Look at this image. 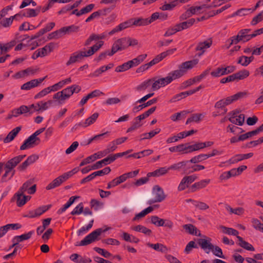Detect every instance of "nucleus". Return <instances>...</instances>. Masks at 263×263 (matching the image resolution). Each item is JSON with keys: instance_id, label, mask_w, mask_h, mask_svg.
Segmentation results:
<instances>
[{"instance_id": "1", "label": "nucleus", "mask_w": 263, "mask_h": 263, "mask_svg": "<svg viewBox=\"0 0 263 263\" xmlns=\"http://www.w3.org/2000/svg\"><path fill=\"white\" fill-rule=\"evenodd\" d=\"M197 60H193L185 62L179 66L178 69L172 71L166 76L168 83H171L173 81L182 77L187 70L193 67L197 64Z\"/></svg>"}, {"instance_id": "2", "label": "nucleus", "mask_w": 263, "mask_h": 263, "mask_svg": "<svg viewBox=\"0 0 263 263\" xmlns=\"http://www.w3.org/2000/svg\"><path fill=\"white\" fill-rule=\"evenodd\" d=\"M109 229V228L107 227L105 229L103 228H99L96 229V230L92 231L90 233H89L88 235H87L82 240H81L80 242H77L76 246H87L91 242L96 241L98 239V237L104 232L108 231Z\"/></svg>"}, {"instance_id": "3", "label": "nucleus", "mask_w": 263, "mask_h": 263, "mask_svg": "<svg viewBox=\"0 0 263 263\" xmlns=\"http://www.w3.org/2000/svg\"><path fill=\"white\" fill-rule=\"evenodd\" d=\"M152 194L154 198L149 199L147 204L151 205L156 202H160L165 198L163 189L159 185H155L152 190Z\"/></svg>"}, {"instance_id": "4", "label": "nucleus", "mask_w": 263, "mask_h": 263, "mask_svg": "<svg viewBox=\"0 0 263 263\" xmlns=\"http://www.w3.org/2000/svg\"><path fill=\"white\" fill-rule=\"evenodd\" d=\"M211 239L205 237L204 238L198 239V243L206 253H209L211 250L214 247V245L211 242Z\"/></svg>"}, {"instance_id": "5", "label": "nucleus", "mask_w": 263, "mask_h": 263, "mask_svg": "<svg viewBox=\"0 0 263 263\" xmlns=\"http://www.w3.org/2000/svg\"><path fill=\"white\" fill-rule=\"evenodd\" d=\"M40 141V139L39 138L34 137L31 135L24 141V143L20 147V149L21 150H25L31 148L34 145L37 144Z\"/></svg>"}, {"instance_id": "6", "label": "nucleus", "mask_w": 263, "mask_h": 263, "mask_svg": "<svg viewBox=\"0 0 263 263\" xmlns=\"http://www.w3.org/2000/svg\"><path fill=\"white\" fill-rule=\"evenodd\" d=\"M197 130L192 129L190 131H185L183 132H181L178 134L177 136H173L172 137L168 138L166 142L167 143H171L173 142H177L179 140V139H183L186 137L192 135V134L196 133Z\"/></svg>"}, {"instance_id": "7", "label": "nucleus", "mask_w": 263, "mask_h": 263, "mask_svg": "<svg viewBox=\"0 0 263 263\" xmlns=\"http://www.w3.org/2000/svg\"><path fill=\"white\" fill-rule=\"evenodd\" d=\"M170 84L166 77L156 80H152V89L154 91Z\"/></svg>"}, {"instance_id": "8", "label": "nucleus", "mask_w": 263, "mask_h": 263, "mask_svg": "<svg viewBox=\"0 0 263 263\" xmlns=\"http://www.w3.org/2000/svg\"><path fill=\"white\" fill-rule=\"evenodd\" d=\"M86 51H81L76 52L72 54L70 57L69 61L67 62V65H70L73 63L79 62L84 57H88Z\"/></svg>"}, {"instance_id": "9", "label": "nucleus", "mask_w": 263, "mask_h": 263, "mask_svg": "<svg viewBox=\"0 0 263 263\" xmlns=\"http://www.w3.org/2000/svg\"><path fill=\"white\" fill-rule=\"evenodd\" d=\"M32 184V181L31 180H28L25 182L22 186L18 192L24 193L25 192H27V193L29 194H33L36 191V185L34 184L30 186Z\"/></svg>"}, {"instance_id": "10", "label": "nucleus", "mask_w": 263, "mask_h": 263, "mask_svg": "<svg viewBox=\"0 0 263 263\" xmlns=\"http://www.w3.org/2000/svg\"><path fill=\"white\" fill-rule=\"evenodd\" d=\"M26 155H19L9 160L4 166L8 167L11 171H14V168L17 164L20 162L25 157Z\"/></svg>"}, {"instance_id": "11", "label": "nucleus", "mask_w": 263, "mask_h": 263, "mask_svg": "<svg viewBox=\"0 0 263 263\" xmlns=\"http://www.w3.org/2000/svg\"><path fill=\"white\" fill-rule=\"evenodd\" d=\"M47 77L40 78L39 79H34L29 82H28L21 86V89L23 90H29L33 87L37 86L39 84L41 83Z\"/></svg>"}, {"instance_id": "12", "label": "nucleus", "mask_w": 263, "mask_h": 263, "mask_svg": "<svg viewBox=\"0 0 263 263\" xmlns=\"http://www.w3.org/2000/svg\"><path fill=\"white\" fill-rule=\"evenodd\" d=\"M253 156V154L252 153H250L246 154H238L230 159L228 161H227V162L229 163V164H234L242 160L250 158Z\"/></svg>"}, {"instance_id": "13", "label": "nucleus", "mask_w": 263, "mask_h": 263, "mask_svg": "<svg viewBox=\"0 0 263 263\" xmlns=\"http://www.w3.org/2000/svg\"><path fill=\"white\" fill-rule=\"evenodd\" d=\"M237 114L236 112H234L229 120L232 123L241 126L244 123L245 116L243 114H240L239 115Z\"/></svg>"}, {"instance_id": "14", "label": "nucleus", "mask_w": 263, "mask_h": 263, "mask_svg": "<svg viewBox=\"0 0 263 263\" xmlns=\"http://www.w3.org/2000/svg\"><path fill=\"white\" fill-rule=\"evenodd\" d=\"M2 164L1 163V173L4 172V174L1 177V182H6L10 180L14 175L15 171H11L8 167L4 166V168L2 169Z\"/></svg>"}, {"instance_id": "15", "label": "nucleus", "mask_w": 263, "mask_h": 263, "mask_svg": "<svg viewBox=\"0 0 263 263\" xmlns=\"http://www.w3.org/2000/svg\"><path fill=\"white\" fill-rule=\"evenodd\" d=\"M15 198H16L17 205L18 206H22L24 205L27 201L30 200L31 197L25 195L24 193L17 192L15 194Z\"/></svg>"}, {"instance_id": "16", "label": "nucleus", "mask_w": 263, "mask_h": 263, "mask_svg": "<svg viewBox=\"0 0 263 263\" xmlns=\"http://www.w3.org/2000/svg\"><path fill=\"white\" fill-rule=\"evenodd\" d=\"M213 144L212 141H208L206 142H201L195 144L190 146V150L189 152H186V153H191L193 151L199 150L206 147L211 146Z\"/></svg>"}, {"instance_id": "17", "label": "nucleus", "mask_w": 263, "mask_h": 263, "mask_svg": "<svg viewBox=\"0 0 263 263\" xmlns=\"http://www.w3.org/2000/svg\"><path fill=\"white\" fill-rule=\"evenodd\" d=\"M128 38L123 37L117 40L113 44V45L118 50H122L125 49L128 46Z\"/></svg>"}, {"instance_id": "18", "label": "nucleus", "mask_w": 263, "mask_h": 263, "mask_svg": "<svg viewBox=\"0 0 263 263\" xmlns=\"http://www.w3.org/2000/svg\"><path fill=\"white\" fill-rule=\"evenodd\" d=\"M16 44V42L14 40L11 41L9 43L5 44L3 46L1 45V55L2 54L3 52H6L12 47H13ZM9 57V54H6L5 57L1 55V63L4 62L7 58Z\"/></svg>"}, {"instance_id": "19", "label": "nucleus", "mask_w": 263, "mask_h": 263, "mask_svg": "<svg viewBox=\"0 0 263 263\" xmlns=\"http://www.w3.org/2000/svg\"><path fill=\"white\" fill-rule=\"evenodd\" d=\"M250 31L251 30L249 29H244L239 31L238 37L240 38L242 42H247L253 37L252 33H250Z\"/></svg>"}, {"instance_id": "20", "label": "nucleus", "mask_w": 263, "mask_h": 263, "mask_svg": "<svg viewBox=\"0 0 263 263\" xmlns=\"http://www.w3.org/2000/svg\"><path fill=\"white\" fill-rule=\"evenodd\" d=\"M212 45V41L210 40L205 41L204 42L199 43L196 47V50L200 51L198 53V56H201L203 54L205 50L209 48Z\"/></svg>"}, {"instance_id": "21", "label": "nucleus", "mask_w": 263, "mask_h": 263, "mask_svg": "<svg viewBox=\"0 0 263 263\" xmlns=\"http://www.w3.org/2000/svg\"><path fill=\"white\" fill-rule=\"evenodd\" d=\"M79 198H80V196H71L63 207L58 210L57 213L58 214H61L65 212L66 210L74 202L75 200Z\"/></svg>"}, {"instance_id": "22", "label": "nucleus", "mask_w": 263, "mask_h": 263, "mask_svg": "<svg viewBox=\"0 0 263 263\" xmlns=\"http://www.w3.org/2000/svg\"><path fill=\"white\" fill-rule=\"evenodd\" d=\"M147 246L150 248H152L155 251L161 252L162 253H166L168 251L167 248L162 243H157L153 244L148 242L147 243Z\"/></svg>"}, {"instance_id": "23", "label": "nucleus", "mask_w": 263, "mask_h": 263, "mask_svg": "<svg viewBox=\"0 0 263 263\" xmlns=\"http://www.w3.org/2000/svg\"><path fill=\"white\" fill-rule=\"evenodd\" d=\"M157 101L156 98H153V99L149 100L146 103H140L139 105H135L133 108V111L134 112H138L144 108L147 107L152 104L155 103Z\"/></svg>"}, {"instance_id": "24", "label": "nucleus", "mask_w": 263, "mask_h": 263, "mask_svg": "<svg viewBox=\"0 0 263 263\" xmlns=\"http://www.w3.org/2000/svg\"><path fill=\"white\" fill-rule=\"evenodd\" d=\"M183 229L188 233L195 236H200L201 234L200 231L197 229V228L192 224H186L183 226Z\"/></svg>"}, {"instance_id": "25", "label": "nucleus", "mask_w": 263, "mask_h": 263, "mask_svg": "<svg viewBox=\"0 0 263 263\" xmlns=\"http://www.w3.org/2000/svg\"><path fill=\"white\" fill-rule=\"evenodd\" d=\"M21 128L20 126L16 127V128L12 129L7 136V137L4 139V142L6 143H9L12 141L17 134L21 130Z\"/></svg>"}, {"instance_id": "26", "label": "nucleus", "mask_w": 263, "mask_h": 263, "mask_svg": "<svg viewBox=\"0 0 263 263\" xmlns=\"http://www.w3.org/2000/svg\"><path fill=\"white\" fill-rule=\"evenodd\" d=\"M20 16L19 13L13 16H11L9 18H4L1 20V27L8 28L9 27L14 19H16L18 16Z\"/></svg>"}, {"instance_id": "27", "label": "nucleus", "mask_w": 263, "mask_h": 263, "mask_svg": "<svg viewBox=\"0 0 263 263\" xmlns=\"http://www.w3.org/2000/svg\"><path fill=\"white\" fill-rule=\"evenodd\" d=\"M125 180V177L123 176L122 175L119 176V177H117L114 179H113L111 181L109 182L108 183L107 189H110L113 187H115L120 183L124 182Z\"/></svg>"}, {"instance_id": "28", "label": "nucleus", "mask_w": 263, "mask_h": 263, "mask_svg": "<svg viewBox=\"0 0 263 263\" xmlns=\"http://www.w3.org/2000/svg\"><path fill=\"white\" fill-rule=\"evenodd\" d=\"M169 170L168 168L165 167H160V168L156 170V171L150 172L147 174V177H150L151 176L158 177L166 174Z\"/></svg>"}, {"instance_id": "29", "label": "nucleus", "mask_w": 263, "mask_h": 263, "mask_svg": "<svg viewBox=\"0 0 263 263\" xmlns=\"http://www.w3.org/2000/svg\"><path fill=\"white\" fill-rule=\"evenodd\" d=\"M154 210V208L153 206H149L145 209L142 211L138 214H137L135 217L133 218L134 221H138L142 217H144L146 215L152 212Z\"/></svg>"}, {"instance_id": "30", "label": "nucleus", "mask_w": 263, "mask_h": 263, "mask_svg": "<svg viewBox=\"0 0 263 263\" xmlns=\"http://www.w3.org/2000/svg\"><path fill=\"white\" fill-rule=\"evenodd\" d=\"M99 116V114L97 112L94 113L92 115L87 118L83 123H80L79 125L83 127H87L93 124Z\"/></svg>"}, {"instance_id": "31", "label": "nucleus", "mask_w": 263, "mask_h": 263, "mask_svg": "<svg viewBox=\"0 0 263 263\" xmlns=\"http://www.w3.org/2000/svg\"><path fill=\"white\" fill-rule=\"evenodd\" d=\"M64 181L60 176L55 179L52 182L49 183L47 186L46 189L48 190L53 189L60 186Z\"/></svg>"}, {"instance_id": "32", "label": "nucleus", "mask_w": 263, "mask_h": 263, "mask_svg": "<svg viewBox=\"0 0 263 263\" xmlns=\"http://www.w3.org/2000/svg\"><path fill=\"white\" fill-rule=\"evenodd\" d=\"M237 239L238 240V244L241 247L249 251H254V247L248 242L243 240L242 237L237 236Z\"/></svg>"}, {"instance_id": "33", "label": "nucleus", "mask_w": 263, "mask_h": 263, "mask_svg": "<svg viewBox=\"0 0 263 263\" xmlns=\"http://www.w3.org/2000/svg\"><path fill=\"white\" fill-rule=\"evenodd\" d=\"M209 179L202 180L200 182H196L191 186L192 192H195L196 190L203 188L210 182Z\"/></svg>"}, {"instance_id": "34", "label": "nucleus", "mask_w": 263, "mask_h": 263, "mask_svg": "<svg viewBox=\"0 0 263 263\" xmlns=\"http://www.w3.org/2000/svg\"><path fill=\"white\" fill-rule=\"evenodd\" d=\"M54 47V44L53 43H50L46 45L43 48L39 49L40 53H41L43 57L47 55L48 52H51Z\"/></svg>"}, {"instance_id": "35", "label": "nucleus", "mask_w": 263, "mask_h": 263, "mask_svg": "<svg viewBox=\"0 0 263 263\" xmlns=\"http://www.w3.org/2000/svg\"><path fill=\"white\" fill-rule=\"evenodd\" d=\"M103 45V41H99L96 44L91 47L88 51H86L87 55L89 57L92 55L95 52L97 51Z\"/></svg>"}, {"instance_id": "36", "label": "nucleus", "mask_w": 263, "mask_h": 263, "mask_svg": "<svg viewBox=\"0 0 263 263\" xmlns=\"http://www.w3.org/2000/svg\"><path fill=\"white\" fill-rule=\"evenodd\" d=\"M79 27L74 25H71L68 27H64L60 29V32L62 36L65 34L71 32H76L78 30Z\"/></svg>"}, {"instance_id": "37", "label": "nucleus", "mask_w": 263, "mask_h": 263, "mask_svg": "<svg viewBox=\"0 0 263 263\" xmlns=\"http://www.w3.org/2000/svg\"><path fill=\"white\" fill-rule=\"evenodd\" d=\"M93 219L91 220L88 225L83 226L81 229L78 230L77 233L78 236L82 235L86 233L92 227L93 223Z\"/></svg>"}, {"instance_id": "38", "label": "nucleus", "mask_w": 263, "mask_h": 263, "mask_svg": "<svg viewBox=\"0 0 263 263\" xmlns=\"http://www.w3.org/2000/svg\"><path fill=\"white\" fill-rule=\"evenodd\" d=\"M220 229H221L222 232L224 234L229 235L236 236L237 237L238 236V235L239 232L236 230L222 226H220Z\"/></svg>"}, {"instance_id": "39", "label": "nucleus", "mask_w": 263, "mask_h": 263, "mask_svg": "<svg viewBox=\"0 0 263 263\" xmlns=\"http://www.w3.org/2000/svg\"><path fill=\"white\" fill-rule=\"evenodd\" d=\"M121 237L126 241L133 243H138L139 241L138 238L126 232L123 233Z\"/></svg>"}, {"instance_id": "40", "label": "nucleus", "mask_w": 263, "mask_h": 263, "mask_svg": "<svg viewBox=\"0 0 263 263\" xmlns=\"http://www.w3.org/2000/svg\"><path fill=\"white\" fill-rule=\"evenodd\" d=\"M152 80L149 79L143 82L141 84L137 86L136 89L141 91L145 90L152 86Z\"/></svg>"}, {"instance_id": "41", "label": "nucleus", "mask_w": 263, "mask_h": 263, "mask_svg": "<svg viewBox=\"0 0 263 263\" xmlns=\"http://www.w3.org/2000/svg\"><path fill=\"white\" fill-rule=\"evenodd\" d=\"M127 26L125 22L120 24L119 25L115 27L112 30H111L109 33L108 34L109 35H112L114 34L120 32L126 28H127Z\"/></svg>"}, {"instance_id": "42", "label": "nucleus", "mask_w": 263, "mask_h": 263, "mask_svg": "<svg viewBox=\"0 0 263 263\" xmlns=\"http://www.w3.org/2000/svg\"><path fill=\"white\" fill-rule=\"evenodd\" d=\"M233 75L235 80H242L249 76V72L247 70H243L235 73Z\"/></svg>"}, {"instance_id": "43", "label": "nucleus", "mask_w": 263, "mask_h": 263, "mask_svg": "<svg viewBox=\"0 0 263 263\" xmlns=\"http://www.w3.org/2000/svg\"><path fill=\"white\" fill-rule=\"evenodd\" d=\"M20 15H22L27 17H35L37 15V13L36 10L33 9H26L24 11H22L20 14Z\"/></svg>"}, {"instance_id": "44", "label": "nucleus", "mask_w": 263, "mask_h": 263, "mask_svg": "<svg viewBox=\"0 0 263 263\" xmlns=\"http://www.w3.org/2000/svg\"><path fill=\"white\" fill-rule=\"evenodd\" d=\"M95 7V5L93 4H89L86 6L85 7L81 9L79 12L77 13V16H80L81 15L86 14L90 12Z\"/></svg>"}, {"instance_id": "45", "label": "nucleus", "mask_w": 263, "mask_h": 263, "mask_svg": "<svg viewBox=\"0 0 263 263\" xmlns=\"http://www.w3.org/2000/svg\"><path fill=\"white\" fill-rule=\"evenodd\" d=\"M252 227L256 230L263 232V223L257 219V218H253L251 220Z\"/></svg>"}, {"instance_id": "46", "label": "nucleus", "mask_w": 263, "mask_h": 263, "mask_svg": "<svg viewBox=\"0 0 263 263\" xmlns=\"http://www.w3.org/2000/svg\"><path fill=\"white\" fill-rule=\"evenodd\" d=\"M236 176H237V175H236L235 168H233L231 170H230V171L225 172L223 173L220 175V178L221 179L227 180L231 177Z\"/></svg>"}, {"instance_id": "47", "label": "nucleus", "mask_w": 263, "mask_h": 263, "mask_svg": "<svg viewBox=\"0 0 263 263\" xmlns=\"http://www.w3.org/2000/svg\"><path fill=\"white\" fill-rule=\"evenodd\" d=\"M133 229L135 231L141 232L147 235H149L152 232L151 230L141 225L135 226Z\"/></svg>"}, {"instance_id": "48", "label": "nucleus", "mask_w": 263, "mask_h": 263, "mask_svg": "<svg viewBox=\"0 0 263 263\" xmlns=\"http://www.w3.org/2000/svg\"><path fill=\"white\" fill-rule=\"evenodd\" d=\"M223 69H224V67H219L216 68L215 69H214V70H213L211 72V74L213 77H214V78H218V77H220L222 76H224V73Z\"/></svg>"}, {"instance_id": "49", "label": "nucleus", "mask_w": 263, "mask_h": 263, "mask_svg": "<svg viewBox=\"0 0 263 263\" xmlns=\"http://www.w3.org/2000/svg\"><path fill=\"white\" fill-rule=\"evenodd\" d=\"M195 93V91H192V90H190L189 91H185L181 92L177 95H176L172 101H175L176 100H179L182 98H185L187 97V96L191 95Z\"/></svg>"}, {"instance_id": "50", "label": "nucleus", "mask_w": 263, "mask_h": 263, "mask_svg": "<svg viewBox=\"0 0 263 263\" xmlns=\"http://www.w3.org/2000/svg\"><path fill=\"white\" fill-rule=\"evenodd\" d=\"M207 159V156L206 154H200L198 156H195L192 158L189 162L193 163H197L202 161L206 160Z\"/></svg>"}, {"instance_id": "51", "label": "nucleus", "mask_w": 263, "mask_h": 263, "mask_svg": "<svg viewBox=\"0 0 263 263\" xmlns=\"http://www.w3.org/2000/svg\"><path fill=\"white\" fill-rule=\"evenodd\" d=\"M163 219H160L157 216H153L151 217L152 223L158 227L163 226Z\"/></svg>"}, {"instance_id": "52", "label": "nucleus", "mask_w": 263, "mask_h": 263, "mask_svg": "<svg viewBox=\"0 0 263 263\" xmlns=\"http://www.w3.org/2000/svg\"><path fill=\"white\" fill-rule=\"evenodd\" d=\"M97 176H101L99 174V171L95 172L91 174L90 175L87 176L84 179H83L81 181V183L83 184L87 182L91 181Z\"/></svg>"}, {"instance_id": "53", "label": "nucleus", "mask_w": 263, "mask_h": 263, "mask_svg": "<svg viewBox=\"0 0 263 263\" xmlns=\"http://www.w3.org/2000/svg\"><path fill=\"white\" fill-rule=\"evenodd\" d=\"M211 251L215 256L221 258H225V257L223 255L222 251L221 249L219 247L214 246L213 248H212V249H211Z\"/></svg>"}, {"instance_id": "54", "label": "nucleus", "mask_w": 263, "mask_h": 263, "mask_svg": "<svg viewBox=\"0 0 263 263\" xmlns=\"http://www.w3.org/2000/svg\"><path fill=\"white\" fill-rule=\"evenodd\" d=\"M189 112H187V111H185V110H184V111H181L180 112H177L175 114H174L171 117V119L174 121H176L178 120H179L180 118H184L185 117V116L186 115V114L188 113Z\"/></svg>"}, {"instance_id": "55", "label": "nucleus", "mask_w": 263, "mask_h": 263, "mask_svg": "<svg viewBox=\"0 0 263 263\" xmlns=\"http://www.w3.org/2000/svg\"><path fill=\"white\" fill-rule=\"evenodd\" d=\"M133 24L135 26H144L148 25V22L146 18H138L133 19Z\"/></svg>"}, {"instance_id": "56", "label": "nucleus", "mask_w": 263, "mask_h": 263, "mask_svg": "<svg viewBox=\"0 0 263 263\" xmlns=\"http://www.w3.org/2000/svg\"><path fill=\"white\" fill-rule=\"evenodd\" d=\"M83 211V204L82 203H80L77 205L73 210L71 212V214L72 215H80L82 213Z\"/></svg>"}, {"instance_id": "57", "label": "nucleus", "mask_w": 263, "mask_h": 263, "mask_svg": "<svg viewBox=\"0 0 263 263\" xmlns=\"http://www.w3.org/2000/svg\"><path fill=\"white\" fill-rule=\"evenodd\" d=\"M198 248V247L197 244H196L194 241H191L186 246L184 252L186 254H189L191 252L193 249Z\"/></svg>"}, {"instance_id": "58", "label": "nucleus", "mask_w": 263, "mask_h": 263, "mask_svg": "<svg viewBox=\"0 0 263 263\" xmlns=\"http://www.w3.org/2000/svg\"><path fill=\"white\" fill-rule=\"evenodd\" d=\"M51 91V90L49 87L45 88V89H43L42 91L39 92L38 93H37L34 96V99H40V98L44 97L46 95L48 94Z\"/></svg>"}, {"instance_id": "59", "label": "nucleus", "mask_w": 263, "mask_h": 263, "mask_svg": "<svg viewBox=\"0 0 263 263\" xmlns=\"http://www.w3.org/2000/svg\"><path fill=\"white\" fill-rule=\"evenodd\" d=\"M189 161H183L180 162L179 163L174 164L172 165L170 167H168L169 170H179L182 167L185 166L187 163H189Z\"/></svg>"}, {"instance_id": "60", "label": "nucleus", "mask_w": 263, "mask_h": 263, "mask_svg": "<svg viewBox=\"0 0 263 263\" xmlns=\"http://www.w3.org/2000/svg\"><path fill=\"white\" fill-rule=\"evenodd\" d=\"M254 11V9H252L251 8H242L237 11L236 12V15L239 16H243L253 12Z\"/></svg>"}, {"instance_id": "61", "label": "nucleus", "mask_w": 263, "mask_h": 263, "mask_svg": "<svg viewBox=\"0 0 263 263\" xmlns=\"http://www.w3.org/2000/svg\"><path fill=\"white\" fill-rule=\"evenodd\" d=\"M96 155H92L89 157H88L87 158H86V159H84L80 163V166H82L83 165H85L87 164H88V163H91V162H93L95 160H96Z\"/></svg>"}, {"instance_id": "62", "label": "nucleus", "mask_w": 263, "mask_h": 263, "mask_svg": "<svg viewBox=\"0 0 263 263\" xmlns=\"http://www.w3.org/2000/svg\"><path fill=\"white\" fill-rule=\"evenodd\" d=\"M90 205L95 210L98 211L102 207L103 204L96 199H92L90 201Z\"/></svg>"}, {"instance_id": "63", "label": "nucleus", "mask_w": 263, "mask_h": 263, "mask_svg": "<svg viewBox=\"0 0 263 263\" xmlns=\"http://www.w3.org/2000/svg\"><path fill=\"white\" fill-rule=\"evenodd\" d=\"M130 68H131L130 65H129V64H128V61L126 63H124L122 65L117 67L116 68V71L123 72V71H125L129 69Z\"/></svg>"}, {"instance_id": "64", "label": "nucleus", "mask_w": 263, "mask_h": 263, "mask_svg": "<svg viewBox=\"0 0 263 263\" xmlns=\"http://www.w3.org/2000/svg\"><path fill=\"white\" fill-rule=\"evenodd\" d=\"M61 93L63 95L64 100L69 98L73 94L70 86L62 90Z\"/></svg>"}]
</instances>
